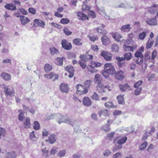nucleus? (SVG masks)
Here are the masks:
<instances>
[{"mask_svg":"<svg viewBox=\"0 0 158 158\" xmlns=\"http://www.w3.org/2000/svg\"><path fill=\"white\" fill-rule=\"evenodd\" d=\"M130 25L129 24L123 26L121 28V30L124 32L128 31L131 29Z\"/></svg>","mask_w":158,"mask_h":158,"instance_id":"nucleus-22","label":"nucleus"},{"mask_svg":"<svg viewBox=\"0 0 158 158\" xmlns=\"http://www.w3.org/2000/svg\"><path fill=\"white\" fill-rule=\"evenodd\" d=\"M122 113V111L120 110H116L114 111V112H113V114L114 115H119Z\"/></svg>","mask_w":158,"mask_h":158,"instance_id":"nucleus-64","label":"nucleus"},{"mask_svg":"<svg viewBox=\"0 0 158 158\" xmlns=\"http://www.w3.org/2000/svg\"><path fill=\"white\" fill-rule=\"evenodd\" d=\"M33 128L35 130H38L40 128V125L39 122L35 121L33 124Z\"/></svg>","mask_w":158,"mask_h":158,"instance_id":"nucleus-38","label":"nucleus"},{"mask_svg":"<svg viewBox=\"0 0 158 158\" xmlns=\"http://www.w3.org/2000/svg\"><path fill=\"white\" fill-rule=\"evenodd\" d=\"M5 7L7 9L11 10H16V8L15 6L13 5L12 4H6L5 6Z\"/></svg>","mask_w":158,"mask_h":158,"instance_id":"nucleus-23","label":"nucleus"},{"mask_svg":"<svg viewBox=\"0 0 158 158\" xmlns=\"http://www.w3.org/2000/svg\"><path fill=\"white\" fill-rule=\"evenodd\" d=\"M112 35L113 38L116 41L118 42L120 41V39L122 37V36L120 34L118 33H112Z\"/></svg>","mask_w":158,"mask_h":158,"instance_id":"nucleus-18","label":"nucleus"},{"mask_svg":"<svg viewBox=\"0 0 158 158\" xmlns=\"http://www.w3.org/2000/svg\"><path fill=\"white\" fill-rule=\"evenodd\" d=\"M147 23L150 25H156L157 24L156 16L154 18H148L147 20Z\"/></svg>","mask_w":158,"mask_h":158,"instance_id":"nucleus-9","label":"nucleus"},{"mask_svg":"<svg viewBox=\"0 0 158 158\" xmlns=\"http://www.w3.org/2000/svg\"><path fill=\"white\" fill-rule=\"evenodd\" d=\"M115 78L118 80H122L125 77L124 73L121 70L117 71L114 74Z\"/></svg>","mask_w":158,"mask_h":158,"instance_id":"nucleus-7","label":"nucleus"},{"mask_svg":"<svg viewBox=\"0 0 158 158\" xmlns=\"http://www.w3.org/2000/svg\"><path fill=\"white\" fill-rule=\"evenodd\" d=\"M35 131H33L31 132L30 135V138L32 140L34 141L36 140L37 138L35 136Z\"/></svg>","mask_w":158,"mask_h":158,"instance_id":"nucleus-34","label":"nucleus"},{"mask_svg":"<svg viewBox=\"0 0 158 158\" xmlns=\"http://www.w3.org/2000/svg\"><path fill=\"white\" fill-rule=\"evenodd\" d=\"M114 132H110V133L108 134L107 137L108 139L110 140H112L113 138L114 137Z\"/></svg>","mask_w":158,"mask_h":158,"instance_id":"nucleus-59","label":"nucleus"},{"mask_svg":"<svg viewBox=\"0 0 158 158\" xmlns=\"http://www.w3.org/2000/svg\"><path fill=\"white\" fill-rule=\"evenodd\" d=\"M101 55L103 56L104 59L107 61L111 60V54L105 51H102L101 53Z\"/></svg>","mask_w":158,"mask_h":158,"instance_id":"nucleus-10","label":"nucleus"},{"mask_svg":"<svg viewBox=\"0 0 158 158\" xmlns=\"http://www.w3.org/2000/svg\"><path fill=\"white\" fill-rule=\"evenodd\" d=\"M91 80H86L84 83L85 86L86 88H89V87L91 83Z\"/></svg>","mask_w":158,"mask_h":158,"instance_id":"nucleus-45","label":"nucleus"},{"mask_svg":"<svg viewBox=\"0 0 158 158\" xmlns=\"http://www.w3.org/2000/svg\"><path fill=\"white\" fill-rule=\"evenodd\" d=\"M60 89L62 92L67 93L69 91L68 85L64 83L61 84L60 86Z\"/></svg>","mask_w":158,"mask_h":158,"instance_id":"nucleus-15","label":"nucleus"},{"mask_svg":"<svg viewBox=\"0 0 158 158\" xmlns=\"http://www.w3.org/2000/svg\"><path fill=\"white\" fill-rule=\"evenodd\" d=\"M146 34V32L144 31L140 33L139 35V39L141 40H143L145 38Z\"/></svg>","mask_w":158,"mask_h":158,"instance_id":"nucleus-40","label":"nucleus"},{"mask_svg":"<svg viewBox=\"0 0 158 158\" xmlns=\"http://www.w3.org/2000/svg\"><path fill=\"white\" fill-rule=\"evenodd\" d=\"M44 76L48 79H52L53 77H55V79L58 78V76L56 74H54L53 72L49 74H45Z\"/></svg>","mask_w":158,"mask_h":158,"instance_id":"nucleus-17","label":"nucleus"},{"mask_svg":"<svg viewBox=\"0 0 158 158\" xmlns=\"http://www.w3.org/2000/svg\"><path fill=\"white\" fill-rule=\"evenodd\" d=\"M62 47L65 50H70L72 48V46L70 43L66 40H63L61 41Z\"/></svg>","mask_w":158,"mask_h":158,"instance_id":"nucleus-6","label":"nucleus"},{"mask_svg":"<svg viewBox=\"0 0 158 158\" xmlns=\"http://www.w3.org/2000/svg\"><path fill=\"white\" fill-rule=\"evenodd\" d=\"M77 92L80 94H86L88 91V90L84 86L80 84H78L76 87Z\"/></svg>","mask_w":158,"mask_h":158,"instance_id":"nucleus-5","label":"nucleus"},{"mask_svg":"<svg viewBox=\"0 0 158 158\" xmlns=\"http://www.w3.org/2000/svg\"><path fill=\"white\" fill-rule=\"evenodd\" d=\"M157 11L156 9L152 7H150L148 10V11L151 14H155Z\"/></svg>","mask_w":158,"mask_h":158,"instance_id":"nucleus-39","label":"nucleus"},{"mask_svg":"<svg viewBox=\"0 0 158 158\" xmlns=\"http://www.w3.org/2000/svg\"><path fill=\"white\" fill-rule=\"evenodd\" d=\"M57 148H56L53 147L50 152V154L52 155H54L57 152Z\"/></svg>","mask_w":158,"mask_h":158,"instance_id":"nucleus-51","label":"nucleus"},{"mask_svg":"<svg viewBox=\"0 0 158 158\" xmlns=\"http://www.w3.org/2000/svg\"><path fill=\"white\" fill-rule=\"evenodd\" d=\"M6 133V131L4 129L2 128H0V138L2 136H4Z\"/></svg>","mask_w":158,"mask_h":158,"instance_id":"nucleus-55","label":"nucleus"},{"mask_svg":"<svg viewBox=\"0 0 158 158\" xmlns=\"http://www.w3.org/2000/svg\"><path fill=\"white\" fill-rule=\"evenodd\" d=\"M97 31L100 33H103L105 34L106 33V31L105 30H102L99 28H97L96 29Z\"/></svg>","mask_w":158,"mask_h":158,"instance_id":"nucleus-60","label":"nucleus"},{"mask_svg":"<svg viewBox=\"0 0 158 158\" xmlns=\"http://www.w3.org/2000/svg\"><path fill=\"white\" fill-rule=\"evenodd\" d=\"M20 20L22 24L23 25H25L30 21L29 19L28 18L23 15H21L20 19Z\"/></svg>","mask_w":158,"mask_h":158,"instance_id":"nucleus-16","label":"nucleus"},{"mask_svg":"<svg viewBox=\"0 0 158 158\" xmlns=\"http://www.w3.org/2000/svg\"><path fill=\"white\" fill-rule=\"evenodd\" d=\"M135 56L137 58L136 59L137 64H140L143 63V56L141 52H140L139 51H137L135 54Z\"/></svg>","mask_w":158,"mask_h":158,"instance_id":"nucleus-4","label":"nucleus"},{"mask_svg":"<svg viewBox=\"0 0 158 158\" xmlns=\"http://www.w3.org/2000/svg\"><path fill=\"white\" fill-rule=\"evenodd\" d=\"M143 81H139L134 83V87L135 88H138V87L141 85Z\"/></svg>","mask_w":158,"mask_h":158,"instance_id":"nucleus-48","label":"nucleus"},{"mask_svg":"<svg viewBox=\"0 0 158 158\" xmlns=\"http://www.w3.org/2000/svg\"><path fill=\"white\" fill-rule=\"evenodd\" d=\"M44 70L46 72L51 71L52 69V66L48 64H46L44 65Z\"/></svg>","mask_w":158,"mask_h":158,"instance_id":"nucleus-31","label":"nucleus"},{"mask_svg":"<svg viewBox=\"0 0 158 158\" xmlns=\"http://www.w3.org/2000/svg\"><path fill=\"white\" fill-rule=\"evenodd\" d=\"M100 117L102 118H105L108 116V111L105 109L102 110L98 112Z\"/></svg>","mask_w":158,"mask_h":158,"instance_id":"nucleus-12","label":"nucleus"},{"mask_svg":"<svg viewBox=\"0 0 158 158\" xmlns=\"http://www.w3.org/2000/svg\"><path fill=\"white\" fill-rule=\"evenodd\" d=\"M101 40L103 45H107L110 43V41L109 38L105 35L102 37Z\"/></svg>","mask_w":158,"mask_h":158,"instance_id":"nucleus-21","label":"nucleus"},{"mask_svg":"<svg viewBox=\"0 0 158 158\" xmlns=\"http://www.w3.org/2000/svg\"><path fill=\"white\" fill-rule=\"evenodd\" d=\"M153 44V41L150 40L149 39L148 41L146 44V48L149 49L150 48Z\"/></svg>","mask_w":158,"mask_h":158,"instance_id":"nucleus-43","label":"nucleus"},{"mask_svg":"<svg viewBox=\"0 0 158 158\" xmlns=\"http://www.w3.org/2000/svg\"><path fill=\"white\" fill-rule=\"evenodd\" d=\"M80 57L83 61H85L86 59H92L93 58V56L91 55L86 56L85 55L83 54L81 55Z\"/></svg>","mask_w":158,"mask_h":158,"instance_id":"nucleus-24","label":"nucleus"},{"mask_svg":"<svg viewBox=\"0 0 158 158\" xmlns=\"http://www.w3.org/2000/svg\"><path fill=\"white\" fill-rule=\"evenodd\" d=\"M56 140L55 135L54 134H52L50 135L48 139L46 140V141L49 142L50 144H53Z\"/></svg>","mask_w":158,"mask_h":158,"instance_id":"nucleus-20","label":"nucleus"},{"mask_svg":"<svg viewBox=\"0 0 158 158\" xmlns=\"http://www.w3.org/2000/svg\"><path fill=\"white\" fill-rule=\"evenodd\" d=\"M121 152H118L113 156V158H119L121 157Z\"/></svg>","mask_w":158,"mask_h":158,"instance_id":"nucleus-62","label":"nucleus"},{"mask_svg":"<svg viewBox=\"0 0 158 158\" xmlns=\"http://www.w3.org/2000/svg\"><path fill=\"white\" fill-rule=\"evenodd\" d=\"M69 20L68 19L63 18L61 19L60 22L63 24H66L69 23Z\"/></svg>","mask_w":158,"mask_h":158,"instance_id":"nucleus-46","label":"nucleus"},{"mask_svg":"<svg viewBox=\"0 0 158 158\" xmlns=\"http://www.w3.org/2000/svg\"><path fill=\"white\" fill-rule=\"evenodd\" d=\"M150 53L148 52L146 53L144 55V60L147 61L150 59Z\"/></svg>","mask_w":158,"mask_h":158,"instance_id":"nucleus-58","label":"nucleus"},{"mask_svg":"<svg viewBox=\"0 0 158 158\" xmlns=\"http://www.w3.org/2000/svg\"><path fill=\"white\" fill-rule=\"evenodd\" d=\"M112 51L115 52H118V46L116 44H114L112 46Z\"/></svg>","mask_w":158,"mask_h":158,"instance_id":"nucleus-41","label":"nucleus"},{"mask_svg":"<svg viewBox=\"0 0 158 158\" xmlns=\"http://www.w3.org/2000/svg\"><path fill=\"white\" fill-rule=\"evenodd\" d=\"M65 69L69 73L68 77L69 78H72L74 75V70L73 67L71 66H67L65 67Z\"/></svg>","mask_w":158,"mask_h":158,"instance_id":"nucleus-11","label":"nucleus"},{"mask_svg":"<svg viewBox=\"0 0 158 158\" xmlns=\"http://www.w3.org/2000/svg\"><path fill=\"white\" fill-rule=\"evenodd\" d=\"M148 145V143L146 141H144L143 144H142L139 148L140 151L144 150Z\"/></svg>","mask_w":158,"mask_h":158,"instance_id":"nucleus-37","label":"nucleus"},{"mask_svg":"<svg viewBox=\"0 0 158 158\" xmlns=\"http://www.w3.org/2000/svg\"><path fill=\"white\" fill-rule=\"evenodd\" d=\"M105 70L112 75H114L115 73V70L111 64L106 63L105 64Z\"/></svg>","mask_w":158,"mask_h":158,"instance_id":"nucleus-3","label":"nucleus"},{"mask_svg":"<svg viewBox=\"0 0 158 158\" xmlns=\"http://www.w3.org/2000/svg\"><path fill=\"white\" fill-rule=\"evenodd\" d=\"M81 40V39L76 38L73 40V42L75 44L79 46L81 45L82 44Z\"/></svg>","mask_w":158,"mask_h":158,"instance_id":"nucleus-28","label":"nucleus"},{"mask_svg":"<svg viewBox=\"0 0 158 158\" xmlns=\"http://www.w3.org/2000/svg\"><path fill=\"white\" fill-rule=\"evenodd\" d=\"M127 139V138L126 136L122 137L118 140L117 143L119 144L124 143L126 141Z\"/></svg>","mask_w":158,"mask_h":158,"instance_id":"nucleus-30","label":"nucleus"},{"mask_svg":"<svg viewBox=\"0 0 158 158\" xmlns=\"http://www.w3.org/2000/svg\"><path fill=\"white\" fill-rule=\"evenodd\" d=\"M57 62V64L59 65H62L63 64V60L62 58H57L56 59Z\"/></svg>","mask_w":158,"mask_h":158,"instance_id":"nucleus-47","label":"nucleus"},{"mask_svg":"<svg viewBox=\"0 0 158 158\" xmlns=\"http://www.w3.org/2000/svg\"><path fill=\"white\" fill-rule=\"evenodd\" d=\"M77 15L79 17L78 19H79L84 20L86 19H88V18L87 17V16L85 14H84L81 12H77Z\"/></svg>","mask_w":158,"mask_h":158,"instance_id":"nucleus-19","label":"nucleus"},{"mask_svg":"<svg viewBox=\"0 0 158 158\" xmlns=\"http://www.w3.org/2000/svg\"><path fill=\"white\" fill-rule=\"evenodd\" d=\"M130 88V86L127 84H125L123 85H121L120 87V90L123 92L129 89Z\"/></svg>","mask_w":158,"mask_h":158,"instance_id":"nucleus-25","label":"nucleus"},{"mask_svg":"<svg viewBox=\"0 0 158 158\" xmlns=\"http://www.w3.org/2000/svg\"><path fill=\"white\" fill-rule=\"evenodd\" d=\"M28 12L32 15H35L36 14V10L35 9L30 7L28 9Z\"/></svg>","mask_w":158,"mask_h":158,"instance_id":"nucleus-50","label":"nucleus"},{"mask_svg":"<svg viewBox=\"0 0 158 158\" xmlns=\"http://www.w3.org/2000/svg\"><path fill=\"white\" fill-rule=\"evenodd\" d=\"M111 152L109 150H106L103 152V155L105 156H108L110 155Z\"/></svg>","mask_w":158,"mask_h":158,"instance_id":"nucleus-57","label":"nucleus"},{"mask_svg":"<svg viewBox=\"0 0 158 158\" xmlns=\"http://www.w3.org/2000/svg\"><path fill=\"white\" fill-rule=\"evenodd\" d=\"M17 156V153L14 151L7 152L5 155L6 158H16Z\"/></svg>","mask_w":158,"mask_h":158,"instance_id":"nucleus-14","label":"nucleus"},{"mask_svg":"<svg viewBox=\"0 0 158 158\" xmlns=\"http://www.w3.org/2000/svg\"><path fill=\"white\" fill-rule=\"evenodd\" d=\"M64 33L67 35H71L72 32L70 31L67 28H64L63 30Z\"/></svg>","mask_w":158,"mask_h":158,"instance_id":"nucleus-52","label":"nucleus"},{"mask_svg":"<svg viewBox=\"0 0 158 158\" xmlns=\"http://www.w3.org/2000/svg\"><path fill=\"white\" fill-rule=\"evenodd\" d=\"M34 25L37 24V25L44 28L45 25V23L43 21L35 19L34 20Z\"/></svg>","mask_w":158,"mask_h":158,"instance_id":"nucleus-13","label":"nucleus"},{"mask_svg":"<svg viewBox=\"0 0 158 158\" xmlns=\"http://www.w3.org/2000/svg\"><path fill=\"white\" fill-rule=\"evenodd\" d=\"M25 121L24 123V127L26 128H29L30 126V119L29 118H26Z\"/></svg>","mask_w":158,"mask_h":158,"instance_id":"nucleus-29","label":"nucleus"},{"mask_svg":"<svg viewBox=\"0 0 158 158\" xmlns=\"http://www.w3.org/2000/svg\"><path fill=\"white\" fill-rule=\"evenodd\" d=\"M101 65V64L99 62L92 63L90 66L91 67H100Z\"/></svg>","mask_w":158,"mask_h":158,"instance_id":"nucleus-42","label":"nucleus"},{"mask_svg":"<svg viewBox=\"0 0 158 158\" xmlns=\"http://www.w3.org/2000/svg\"><path fill=\"white\" fill-rule=\"evenodd\" d=\"M102 77L99 74H96L95 75L94 81L95 83L98 84L97 85V89L101 93H104L106 91V89H107L109 91H110L109 89L110 87L106 85L103 86L101 83L102 81Z\"/></svg>","mask_w":158,"mask_h":158,"instance_id":"nucleus-1","label":"nucleus"},{"mask_svg":"<svg viewBox=\"0 0 158 158\" xmlns=\"http://www.w3.org/2000/svg\"><path fill=\"white\" fill-rule=\"evenodd\" d=\"M4 91L6 95L12 96L14 95V92L13 89H9L8 86L3 85Z\"/></svg>","mask_w":158,"mask_h":158,"instance_id":"nucleus-8","label":"nucleus"},{"mask_svg":"<svg viewBox=\"0 0 158 158\" xmlns=\"http://www.w3.org/2000/svg\"><path fill=\"white\" fill-rule=\"evenodd\" d=\"M1 76L6 81H9L11 79V76L7 73H2Z\"/></svg>","mask_w":158,"mask_h":158,"instance_id":"nucleus-26","label":"nucleus"},{"mask_svg":"<svg viewBox=\"0 0 158 158\" xmlns=\"http://www.w3.org/2000/svg\"><path fill=\"white\" fill-rule=\"evenodd\" d=\"M102 73L103 76L106 78H108L109 76V75L110 74L108 72L106 71L105 70L104 71H102Z\"/></svg>","mask_w":158,"mask_h":158,"instance_id":"nucleus-53","label":"nucleus"},{"mask_svg":"<svg viewBox=\"0 0 158 158\" xmlns=\"http://www.w3.org/2000/svg\"><path fill=\"white\" fill-rule=\"evenodd\" d=\"M66 154V150H63L60 151L57 154L58 156L62 157L65 156Z\"/></svg>","mask_w":158,"mask_h":158,"instance_id":"nucleus-44","label":"nucleus"},{"mask_svg":"<svg viewBox=\"0 0 158 158\" xmlns=\"http://www.w3.org/2000/svg\"><path fill=\"white\" fill-rule=\"evenodd\" d=\"M92 68L89 69V68H87L88 69L87 71L89 72H90L91 73H95L97 72V70L94 68V67H91Z\"/></svg>","mask_w":158,"mask_h":158,"instance_id":"nucleus-63","label":"nucleus"},{"mask_svg":"<svg viewBox=\"0 0 158 158\" xmlns=\"http://www.w3.org/2000/svg\"><path fill=\"white\" fill-rule=\"evenodd\" d=\"M83 104L85 106H89L91 105V102L90 99H82Z\"/></svg>","mask_w":158,"mask_h":158,"instance_id":"nucleus-32","label":"nucleus"},{"mask_svg":"<svg viewBox=\"0 0 158 158\" xmlns=\"http://www.w3.org/2000/svg\"><path fill=\"white\" fill-rule=\"evenodd\" d=\"M42 152L44 153V155H46V157L48 156V150L46 148L42 149Z\"/></svg>","mask_w":158,"mask_h":158,"instance_id":"nucleus-56","label":"nucleus"},{"mask_svg":"<svg viewBox=\"0 0 158 158\" xmlns=\"http://www.w3.org/2000/svg\"><path fill=\"white\" fill-rule=\"evenodd\" d=\"M124 56L126 60H129L132 58V55L130 53H126L124 54Z\"/></svg>","mask_w":158,"mask_h":158,"instance_id":"nucleus-33","label":"nucleus"},{"mask_svg":"<svg viewBox=\"0 0 158 158\" xmlns=\"http://www.w3.org/2000/svg\"><path fill=\"white\" fill-rule=\"evenodd\" d=\"M124 49L125 51H133V47L131 46H127L124 45Z\"/></svg>","mask_w":158,"mask_h":158,"instance_id":"nucleus-35","label":"nucleus"},{"mask_svg":"<svg viewBox=\"0 0 158 158\" xmlns=\"http://www.w3.org/2000/svg\"><path fill=\"white\" fill-rule=\"evenodd\" d=\"M98 11L99 13V14H101V15H104V16H106L105 11L103 8H102L101 9H99L98 10Z\"/></svg>","mask_w":158,"mask_h":158,"instance_id":"nucleus-54","label":"nucleus"},{"mask_svg":"<svg viewBox=\"0 0 158 158\" xmlns=\"http://www.w3.org/2000/svg\"><path fill=\"white\" fill-rule=\"evenodd\" d=\"M57 122L60 124L62 123H65L72 126L74 128L76 123L75 120L71 119L66 116L61 115L60 114H57Z\"/></svg>","mask_w":158,"mask_h":158,"instance_id":"nucleus-2","label":"nucleus"},{"mask_svg":"<svg viewBox=\"0 0 158 158\" xmlns=\"http://www.w3.org/2000/svg\"><path fill=\"white\" fill-rule=\"evenodd\" d=\"M49 51L52 55L57 54L58 53V50L56 48L53 47L50 48Z\"/></svg>","mask_w":158,"mask_h":158,"instance_id":"nucleus-27","label":"nucleus"},{"mask_svg":"<svg viewBox=\"0 0 158 158\" xmlns=\"http://www.w3.org/2000/svg\"><path fill=\"white\" fill-rule=\"evenodd\" d=\"M79 63L80 66L83 69H84L85 68L86 66V64L84 62L82 61L81 60H79Z\"/></svg>","mask_w":158,"mask_h":158,"instance_id":"nucleus-61","label":"nucleus"},{"mask_svg":"<svg viewBox=\"0 0 158 158\" xmlns=\"http://www.w3.org/2000/svg\"><path fill=\"white\" fill-rule=\"evenodd\" d=\"M105 105L106 107L109 108H114L116 107V106H114L111 102H107L105 104Z\"/></svg>","mask_w":158,"mask_h":158,"instance_id":"nucleus-36","label":"nucleus"},{"mask_svg":"<svg viewBox=\"0 0 158 158\" xmlns=\"http://www.w3.org/2000/svg\"><path fill=\"white\" fill-rule=\"evenodd\" d=\"M142 90V89L141 88H137V89L135 90L134 93L135 95H139Z\"/></svg>","mask_w":158,"mask_h":158,"instance_id":"nucleus-49","label":"nucleus"}]
</instances>
